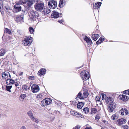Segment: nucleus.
Returning <instances> with one entry per match:
<instances>
[{
	"label": "nucleus",
	"instance_id": "f257e3e1",
	"mask_svg": "<svg viewBox=\"0 0 129 129\" xmlns=\"http://www.w3.org/2000/svg\"><path fill=\"white\" fill-rule=\"evenodd\" d=\"M29 16L31 18L34 20H36V19H40V16L38 13L36 11L33 10H30L29 12Z\"/></svg>",
	"mask_w": 129,
	"mask_h": 129
},
{
	"label": "nucleus",
	"instance_id": "f03ea898",
	"mask_svg": "<svg viewBox=\"0 0 129 129\" xmlns=\"http://www.w3.org/2000/svg\"><path fill=\"white\" fill-rule=\"evenodd\" d=\"M32 41V38L29 36L22 41V44L24 46H29L30 45Z\"/></svg>",
	"mask_w": 129,
	"mask_h": 129
},
{
	"label": "nucleus",
	"instance_id": "7ed1b4c3",
	"mask_svg": "<svg viewBox=\"0 0 129 129\" xmlns=\"http://www.w3.org/2000/svg\"><path fill=\"white\" fill-rule=\"evenodd\" d=\"M34 7L36 10L38 11L41 12L45 9L44 4L42 3H36Z\"/></svg>",
	"mask_w": 129,
	"mask_h": 129
},
{
	"label": "nucleus",
	"instance_id": "20e7f679",
	"mask_svg": "<svg viewBox=\"0 0 129 129\" xmlns=\"http://www.w3.org/2000/svg\"><path fill=\"white\" fill-rule=\"evenodd\" d=\"M52 102L51 99L49 98H46L43 100L41 102V105L43 107L47 106Z\"/></svg>",
	"mask_w": 129,
	"mask_h": 129
},
{
	"label": "nucleus",
	"instance_id": "39448f33",
	"mask_svg": "<svg viewBox=\"0 0 129 129\" xmlns=\"http://www.w3.org/2000/svg\"><path fill=\"white\" fill-rule=\"evenodd\" d=\"M80 74L81 78L83 80L86 81L89 78V73L86 71L81 72Z\"/></svg>",
	"mask_w": 129,
	"mask_h": 129
},
{
	"label": "nucleus",
	"instance_id": "423d86ee",
	"mask_svg": "<svg viewBox=\"0 0 129 129\" xmlns=\"http://www.w3.org/2000/svg\"><path fill=\"white\" fill-rule=\"evenodd\" d=\"M48 5L51 9H54L57 7V4L56 1L53 0L51 2H48Z\"/></svg>",
	"mask_w": 129,
	"mask_h": 129
},
{
	"label": "nucleus",
	"instance_id": "0eeeda50",
	"mask_svg": "<svg viewBox=\"0 0 129 129\" xmlns=\"http://www.w3.org/2000/svg\"><path fill=\"white\" fill-rule=\"evenodd\" d=\"M2 77L3 79H5L8 78H11V76L10 75L9 73L6 71L2 73Z\"/></svg>",
	"mask_w": 129,
	"mask_h": 129
},
{
	"label": "nucleus",
	"instance_id": "6e6552de",
	"mask_svg": "<svg viewBox=\"0 0 129 129\" xmlns=\"http://www.w3.org/2000/svg\"><path fill=\"white\" fill-rule=\"evenodd\" d=\"M31 90L33 93L37 92L40 90L39 86L35 84H33L31 87Z\"/></svg>",
	"mask_w": 129,
	"mask_h": 129
},
{
	"label": "nucleus",
	"instance_id": "1a4fd4ad",
	"mask_svg": "<svg viewBox=\"0 0 129 129\" xmlns=\"http://www.w3.org/2000/svg\"><path fill=\"white\" fill-rule=\"evenodd\" d=\"M116 104L115 103L111 104L109 105L108 109V110L110 112H112L116 108Z\"/></svg>",
	"mask_w": 129,
	"mask_h": 129
},
{
	"label": "nucleus",
	"instance_id": "9d476101",
	"mask_svg": "<svg viewBox=\"0 0 129 129\" xmlns=\"http://www.w3.org/2000/svg\"><path fill=\"white\" fill-rule=\"evenodd\" d=\"M24 17L23 15L22 14L20 15H18L16 16L15 20L17 22L23 21Z\"/></svg>",
	"mask_w": 129,
	"mask_h": 129
},
{
	"label": "nucleus",
	"instance_id": "9b49d317",
	"mask_svg": "<svg viewBox=\"0 0 129 129\" xmlns=\"http://www.w3.org/2000/svg\"><path fill=\"white\" fill-rule=\"evenodd\" d=\"M5 10L7 13L9 15H12L13 12V10L10 9L8 7L5 6Z\"/></svg>",
	"mask_w": 129,
	"mask_h": 129
},
{
	"label": "nucleus",
	"instance_id": "f8f14e48",
	"mask_svg": "<svg viewBox=\"0 0 129 129\" xmlns=\"http://www.w3.org/2000/svg\"><path fill=\"white\" fill-rule=\"evenodd\" d=\"M14 7L17 12L20 11L21 10V6L16 4L14 6Z\"/></svg>",
	"mask_w": 129,
	"mask_h": 129
},
{
	"label": "nucleus",
	"instance_id": "ddd939ff",
	"mask_svg": "<svg viewBox=\"0 0 129 129\" xmlns=\"http://www.w3.org/2000/svg\"><path fill=\"white\" fill-rule=\"evenodd\" d=\"M51 17L54 18H57L59 16V13L58 12L53 11L51 14Z\"/></svg>",
	"mask_w": 129,
	"mask_h": 129
},
{
	"label": "nucleus",
	"instance_id": "4468645a",
	"mask_svg": "<svg viewBox=\"0 0 129 129\" xmlns=\"http://www.w3.org/2000/svg\"><path fill=\"white\" fill-rule=\"evenodd\" d=\"M119 98L124 101H127L129 99V97L123 94L120 95L119 96Z\"/></svg>",
	"mask_w": 129,
	"mask_h": 129
},
{
	"label": "nucleus",
	"instance_id": "2eb2a0df",
	"mask_svg": "<svg viewBox=\"0 0 129 129\" xmlns=\"http://www.w3.org/2000/svg\"><path fill=\"white\" fill-rule=\"evenodd\" d=\"M67 0H60L59 1V6L60 8H62L66 3Z\"/></svg>",
	"mask_w": 129,
	"mask_h": 129
},
{
	"label": "nucleus",
	"instance_id": "dca6fc26",
	"mask_svg": "<svg viewBox=\"0 0 129 129\" xmlns=\"http://www.w3.org/2000/svg\"><path fill=\"white\" fill-rule=\"evenodd\" d=\"M102 3L100 2H97L95 3V4H93V7L94 9H98L99 8L101 5Z\"/></svg>",
	"mask_w": 129,
	"mask_h": 129
},
{
	"label": "nucleus",
	"instance_id": "f3484780",
	"mask_svg": "<svg viewBox=\"0 0 129 129\" xmlns=\"http://www.w3.org/2000/svg\"><path fill=\"white\" fill-rule=\"evenodd\" d=\"M126 122V120L124 118H121L118 120V124L119 125L124 124Z\"/></svg>",
	"mask_w": 129,
	"mask_h": 129
},
{
	"label": "nucleus",
	"instance_id": "a211bd4d",
	"mask_svg": "<svg viewBox=\"0 0 129 129\" xmlns=\"http://www.w3.org/2000/svg\"><path fill=\"white\" fill-rule=\"evenodd\" d=\"M84 40L89 45H90L92 44V41L90 38H88L87 36H86Z\"/></svg>",
	"mask_w": 129,
	"mask_h": 129
},
{
	"label": "nucleus",
	"instance_id": "6ab92c4d",
	"mask_svg": "<svg viewBox=\"0 0 129 129\" xmlns=\"http://www.w3.org/2000/svg\"><path fill=\"white\" fill-rule=\"evenodd\" d=\"M24 3H25V4H26L28 8L31 7L32 5L34 4L33 2H30L28 0L24 1Z\"/></svg>",
	"mask_w": 129,
	"mask_h": 129
},
{
	"label": "nucleus",
	"instance_id": "aec40b11",
	"mask_svg": "<svg viewBox=\"0 0 129 129\" xmlns=\"http://www.w3.org/2000/svg\"><path fill=\"white\" fill-rule=\"evenodd\" d=\"M100 37L99 35L98 34H94L92 35V38L93 40L94 41H96L98 38Z\"/></svg>",
	"mask_w": 129,
	"mask_h": 129
},
{
	"label": "nucleus",
	"instance_id": "412c9836",
	"mask_svg": "<svg viewBox=\"0 0 129 129\" xmlns=\"http://www.w3.org/2000/svg\"><path fill=\"white\" fill-rule=\"evenodd\" d=\"M84 104L82 102L78 103L77 104V107L78 109H81L84 106Z\"/></svg>",
	"mask_w": 129,
	"mask_h": 129
},
{
	"label": "nucleus",
	"instance_id": "4be33fe9",
	"mask_svg": "<svg viewBox=\"0 0 129 129\" xmlns=\"http://www.w3.org/2000/svg\"><path fill=\"white\" fill-rule=\"evenodd\" d=\"M77 98H79L80 99H84L82 94L80 92H79L78 94L77 95L76 98L77 99Z\"/></svg>",
	"mask_w": 129,
	"mask_h": 129
},
{
	"label": "nucleus",
	"instance_id": "5701e85b",
	"mask_svg": "<svg viewBox=\"0 0 129 129\" xmlns=\"http://www.w3.org/2000/svg\"><path fill=\"white\" fill-rule=\"evenodd\" d=\"M46 71V70L45 69H42L40 70L38 73L40 74L41 75H43L45 73V72Z\"/></svg>",
	"mask_w": 129,
	"mask_h": 129
},
{
	"label": "nucleus",
	"instance_id": "b1692460",
	"mask_svg": "<svg viewBox=\"0 0 129 129\" xmlns=\"http://www.w3.org/2000/svg\"><path fill=\"white\" fill-rule=\"evenodd\" d=\"M74 114V116H76L78 117H80L83 118H84V117L83 116L77 112L75 111Z\"/></svg>",
	"mask_w": 129,
	"mask_h": 129
},
{
	"label": "nucleus",
	"instance_id": "393cba45",
	"mask_svg": "<svg viewBox=\"0 0 129 129\" xmlns=\"http://www.w3.org/2000/svg\"><path fill=\"white\" fill-rule=\"evenodd\" d=\"M26 97L25 94H22L19 97V100L21 101H23L24 99Z\"/></svg>",
	"mask_w": 129,
	"mask_h": 129
},
{
	"label": "nucleus",
	"instance_id": "a878e982",
	"mask_svg": "<svg viewBox=\"0 0 129 129\" xmlns=\"http://www.w3.org/2000/svg\"><path fill=\"white\" fill-rule=\"evenodd\" d=\"M27 114L31 119L32 118H33L34 117L33 114L32 113V111L31 110L29 111L27 113Z\"/></svg>",
	"mask_w": 129,
	"mask_h": 129
},
{
	"label": "nucleus",
	"instance_id": "bb28decb",
	"mask_svg": "<svg viewBox=\"0 0 129 129\" xmlns=\"http://www.w3.org/2000/svg\"><path fill=\"white\" fill-rule=\"evenodd\" d=\"M104 39L103 40L102 37H101L96 42V44L97 45H98L102 43V42L104 40Z\"/></svg>",
	"mask_w": 129,
	"mask_h": 129
},
{
	"label": "nucleus",
	"instance_id": "cd10ccee",
	"mask_svg": "<svg viewBox=\"0 0 129 129\" xmlns=\"http://www.w3.org/2000/svg\"><path fill=\"white\" fill-rule=\"evenodd\" d=\"M83 94L84 98H86L87 97L88 95V91L87 90H84V91Z\"/></svg>",
	"mask_w": 129,
	"mask_h": 129
},
{
	"label": "nucleus",
	"instance_id": "c85d7f7f",
	"mask_svg": "<svg viewBox=\"0 0 129 129\" xmlns=\"http://www.w3.org/2000/svg\"><path fill=\"white\" fill-rule=\"evenodd\" d=\"M5 53V50L3 49H1L0 50V56H3Z\"/></svg>",
	"mask_w": 129,
	"mask_h": 129
},
{
	"label": "nucleus",
	"instance_id": "c756f323",
	"mask_svg": "<svg viewBox=\"0 0 129 129\" xmlns=\"http://www.w3.org/2000/svg\"><path fill=\"white\" fill-rule=\"evenodd\" d=\"M107 103H108V102H109L111 104L113 103L112 101V98L111 97H109L108 99L107 98Z\"/></svg>",
	"mask_w": 129,
	"mask_h": 129
},
{
	"label": "nucleus",
	"instance_id": "7c9ffc66",
	"mask_svg": "<svg viewBox=\"0 0 129 129\" xmlns=\"http://www.w3.org/2000/svg\"><path fill=\"white\" fill-rule=\"evenodd\" d=\"M12 86H6V89L8 91H9L10 92H11V91L10 89L12 88Z\"/></svg>",
	"mask_w": 129,
	"mask_h": 129
},
{
	"label": "nucleus",
	"instance_id": "2f4dec72",
	"mask_svg": "<svg viewBox=\"0 0 129 129\" xmlns=\"http://www.w3.org/2000/svg\"><path fill=\"white\" fill-rule=\"evenodd\" d=\"M89 109L87 107H86L83 109V111L84 113H87L89 112Z\"/></svg>",
	"mask_w": 129,
	"mask_h": 129
},
{
	"label": "nucleus",
	"instance_id": "473e14b6",
	"mask_svg": "<svg viewBox=\"0 0 129 129\" xmlns=\"http://www.w3.org/2000/svg\"><path fill=\"white\" fill-rule=\"evenodd\" d=\"M97 110L96 109L94 108H93L91 109V114H95L97 112Z\"/></svg>",
	"mask_w": 129,
	"mask_h": 129
},
{
	"label": "nucleus",
	"instance_id": "72a5a7b5",
	"mask_svg": "<svg viewBox=\"0 0 129 129\" xmlns=\"http://www.w3.org/2000/svg\"><path fill=\"white\" fill-rule=\"evenodd\" d=\"M100 118L101 116L100 114H97L95 116V120L98 121L99 120V119H100Z\"/></svg>",
	"mask_w": 129,
	"mask_h": 129
},
{
	"label": "nucleus",
	"instance_id": "f704fd0d",
	"mask_svg": "<svg viewBox=\"0 0 129 129\" xmlns=\"http://www.w3.org/2000/svg\"><path fill=\"white\" fill-rule=\"evenodd\" d=\"M126 110V109L125 108H122L120 110V111H121V115H124V112H125V110Z\"/></svg>",
	"mask_w": 129,
	"mask_h": 129
},
{
	"label": "nucleus",
	"instance_id": "c9c22d12",
	"mask_svg": "<svg viewBox=\"0 0 129 129\" xmlns=\"http://www.w3.org/2000/svg\"><path fill=\"white\" fill-rule=\"evenodd\" d=\"M117 115L116 114L113 115L111 117L112 119L113 120H114L117 118Z\"/></svg>",
	"mask_w": 129,
	"mask_h": 129
},
{
	"label": "nucleus",
	"instance_id": "e433bc0d",
	"mask_svg": "<svg viewBox=\"0 0 129 129\" xmlns=\"http://www.w3.org/2000/svg\"><path fill=\"white\" fill-rule=\"evenodd\" d=\"M24 1H23L22 0H21L19 1L18 3H16L17 4H18L19 5H20V6H22V4H25V3H24Z\"/></svg>",
	"mask_w": 129,
	"mask_h": 129
},
{
	"label": "nucleus",
	"instance_id": "4c0bfd02",
	"mask_svg": "<svg viewBox=\"0 0 129 129\" xmlns=\"http://www.w3.org/2000/svg\"><path fill=\"white\" fill-rule=\"evenodd\" d=\"M5 31L7 33L9 34L10 35H11L12 34L11 30L10 29L7 28H5Z\"/></svg>",
	"mask_w": 129,
	"mask_h": 129
},
{
	"label": "nucleus",
	"instance_id": "58836bf2",
	"mask_svg": "<svg viewBox=\"0 0 129 129\" xmlns=\"http://www.w3.org/2000/svg\"><path fill=\"white\" fill-rule=\"evenodd\" d=\"M29 30L30 33H33L34 31V28L31 27H29Z\"/></svg>",
	"mask_w": 129,
	"mask_h": 129
},
{
	"label": "nucleus",
	"instance_id": "ea45409f",
	"mask_svg": "<svg viewBox=\"0 0 129 129\" xmlns=\"http://www.w3.org/2000/svg\"><path fill=\"white\" fill-rule=\"evenodd\" d=\"M29 88L28 86L25 85H23L22 87V89L25 90H26Z\"/></svg>",
	"mask_w": 129,
	"mask_h": 129
},
{
	"label": "nucleus",
	"instance_id": "a19ab883",
	"mask_svg": "<svg viewBox=\"0 0 129 129\" xmlns=\"http://www.w3.org/2000/svg\"><path fill=\"white\" fill-rule=\"evenodd\" d=\"M15 81L14 80L10 78L9 83H10V85L13 84L14 83H15Z\"/></svg>",
	"mask_w": 129,
	"mask_h": 129
},
{
	"label": "nucleus",
	"instance_id": "79ce46f5",
	"mask_svg": "<svg viewBox=\"0 0 129 129\" xmlns=\"http://www.w3.org/2000/svg\"><path fill=\"white\" fill-rule=\"evenodd\" d=\"M31 119L34 120L36 123H38L39 122V121L37 118L33 117V118H32Z\"/></svg>",
	"mask_w": 129,
	"mask_h": 129
},
{
	"label": "nucleus",
	"instance_id": "37998d69",
	"mask_svg": "<svg viewBox=\"0 0 129 129\" xmlns=\"http://www.w3.org/2000/svg\"><path fill=\"white\" fill-rule=\"evenodd\" d=\"M3 8V3L2 1L1 0H0V10H2Z\"/></svg>",
	"mask_w": 129,
	"mask_h": 129
},
{
	"label": "nucleus",
	"instance_id": "c03bdc74",
	"mask_svg": "<svg viewBox=\"0 0 129 129\" xmlns=\"http://www.w3.org/2000/svg\"><path fill=\"white\" fill-rule=\"evenodd\" d=\"M44 9L43 10V11H42V13L44 15H46L48 14L47 13V10H45V9Z\"/></svg>",
	"mask_w": 129,
	"mask_h": 129
},
{
	"label": "nucleus",
	"instance_id": "a18cd8bd",
	"mask_svg": "<svg viewBox=\"0 0 129 129\" xmlns=\"http://www.w3.org/2000/svg\"><path fill=\"white\" fill-rule=\"evenodd\" d=\"M10 78L6 79V84L7 85H10V83H9Z\"/></svg>",
	"mask_w": 129,
	"mask_h": 129
},
{
	"label": "nucleus",
	"instance_id": "49530a36",
	"mask_svg": "<svg viewBox=\"0 0 129 129\" xmlns=\"http://www.w3.org/2000/svg\"><path fill=\"white\" fill-rule=\"evenodd\" d=\"M29 79L31 80H34L35 79V77L34 76H30L28 77Z\"/></svg>",
	"mask_w": 129,
	"mask_h": 129
},
{
	"label": "nucleus",
	"instance_id": "de8ad7c7",
	"mask_svg": "<svg viewBox=\"0 0 129 129\" xmlns=\"http://www.w3.org/2000/svg\"><path fill=\"white\" fill-rule=\"evenodd\" d=\"M95 99L96 101H99L100 100V98L99 96H96Z\"/></svg>",
	"mask_w": 129,
	"mask_h": 129
},
{
	"label": "nucleus",
	"instance_id": "09e8293b",
	"mask_svg": "<svg viewBox=\"0 0 129 129\" xmlns=\"http://www.w3.org/2000/svg\"><path fill=\"white\" fill-rule=\"evenodd\" d=\"M105 94H104V93H102L101 94V95H100V96H102V100H103V99H104V97H105Z\"/></svg>",
	"mask_w": 129,
	"mask_h": 129
},
{
	"label": "nucleus",
	"instance_id": "8fccbe9b",
	"mask_svg": "<svg viewBox=\"0 0 129 129\" xmlns=\"http://www.w3.org/2000/svg\"><path fill=\"white\" fill-rule=\"evenodd\" d=\"M42 95L41 94H39L37 95V97L38 98H42Z\"/></svg>",
	"mask_w": 129,
	"mask_h": 129
},
{
	"label": "nucleus",
	"instance_id": "3c124183",
	"mask_svg": "<svg viewBox=\"0 0 129 129\" xmlns=\"http://www.w3.org/2000/svg\"><path fill=\"white\" fill-rule=\"evenodd\" d=\"M124 113L125 114V115H127L128 114V110L126 109V110L125 111Z\"/></svg>",
	"mask_w": 129,
	"mask_h": 129
},
{
	"label": "nucleus",
	"instance_id": "603ef678",
	"mask_svg": "<svg viewBox=\"0 0 129 129\" xmlns=\"http://www.w3.org/2000/svg\"><path fill=\"white\" fill-rule=\"evenodd\" d=\"M80 127L79 126L77 125L75 126L73 129H79Z\"/></svg>",
	"mask_w": 129,
	"mask_h": 129
},
{
	"label": "nucleus",
	"instance_id": "864d4df0",
	"mask_svg": "<svg viewBox=\"0 0 129 129\" xmlns=\"http://www.w3.org/2000/svg\"><path fill=\"white\" fill-rule=\"evenodd\" d=\"M75 112V111H70V113L72 115L74 116V114Z\"/></svg>",
	"mask_w": 129,
	"mask_h": 129
},
{
	"label": "nucleus",
	"instance_id": "5fc2aeb1",
	"mask_svg": "<svg viewBox=\"0 0 129 129\" xmlns=\"http://www.w3.org/2000/svg\"><path fill=\"white\" fill-rule=\"evenodd\" d=\"M123 93L124 94H127V90H125V91H124L123 92Z\"/></svg>",
	"mask_w": 129,
	"mask_h": 129
},
{
	"label": "nucleus",
	"instance_id": "6e6d98bb",
	"mask_svg": "<svg viewBox=\"0 0 129 129\" xmlns=\"http://www.w3.org/2000/svg\"><path fill=\"white\" fill-rule=\"evenodd\" d=\"M63 21L62 19H61L60 20H59L58 21V22H59L60 23H61L62 22H63Z\"/></svg>",
	"mask_w": 129,
	"mask_h": 129
},
{
	"label": "nucleus",
	"instance_id": "4d7b16f0",
	"mask_svg": "<svg viewBox=\"0 0 129 129\" xmlns=\"http://www.w3.org/2000/svg\"><path fill=\"white\" fill-rule=\"evenodd\" d=\"M15 84L16 86L17 87L19 86V84L18 83H17L16 82H15Z\"/></svg>",
	"mask_w": 129,
	"mask_h": 129
},
{
	"label": "nucleus",
	"instance_id": "13d9d810",
	"mask_svg": "<svg viewBox=\"0 0 129 129\" xmlns=\"http://www.w3.org/2000/svg\"><path fill=\"white\" fill-rule=\"evenodd\" d=\"M76 103V102L75 101H74L72 102L71 103V104L73 105H75L76 104L75 103Z\"/></svg>",
	"mask_w": 129,
	"mask_h": 129
},
{
	"label": "nucleus",
	"instance_id": "bf43d9fd",
	"mask_svg": "<svg viewBox=\"0 0 129 129\" xmlns=\"http://www.w3.org/2000/svg\"><path fill=\"white\" fill-rule=\"evenodd\" d=\"M20 129H26V127L24 126H22L20 128Z\"/></svg>",
	"mask_w": 129,
	"mask_h": 129
},
{
	"label": "nucleus",
	"instance_id": "052dcab7",
	"mask_svg": "<svg viewBox=\"0 0 129 129\" xmlns=\"http://www.w3.org/2000/svg\"><path fill=\"white\" fill-rule=\"evenodd\" d=\"M23 74V72H21L19 74V75L20 76H22V75Z\"/></svg>",
	"mask_w": 129,
	"mask_h": 129
},
{
	"label": "nucleus",
	"instance_id": "680f3d73",
	"mask_svg": "<svg viewBox=\"0 0 129 129\" xmlns=\"http://www.w3.org/2000/svg\"><path fill=\"white\" fill-rule=\"evenodd\" d=\"M28 1L30 2H32L34 3L35 2L34 0H28Z\"/></svg>",
	"mask_w": 129,
	"mask_h": 129
},
{
	"label": "nucleus",
	"instance_id": "e2e57ef3",
	"mask_svg": "<svg viewBox=\"0 0 129 129\" xmlns=\"http://www.w3.org/2000/svg\"><path fill=\"white\" fill-rule=\"evenodd\" d=\"M47 13H49L50 12V11L49 9H47Z\"/></svg>",
	"mask_w": 129,
	"mask_h": 129
},
{
	"label": "nucleus",
	"instance_id": "0e129e2a",
	"mask_svg": "<svg viewBox=\"0 0 129 129\" xmlns=\"http://www.w3.org/2000/svg\"><path fill=\"white\" fill-rule=\"evenodd\" d=\"M91 128L90 127H86L85 128V129H91Z\"/></svg>",
	"mask_w": 129,
	"mask_h": 129
},
{
	"label": "nucleus",
	"instance_id": "69168bd1",
	"mask_svg": "<svg viewBox=\"0 0 129 129\" xmlns=\"http://www.w3.org/2000/svg\"><path fill=\"white\" fill-rule=\"evenodd\" d=\"M127 90V94H128V95H129V89Z\"/></svg>",
	"mask_w": 129,
	"mask_h": 129
},
{
	"label": "nucleus",
	"instance_id": "338daca9",
	"mask_svg": "<svg viewBox=\"0 0 129 129\" xmlns=\"http://www.w3.org/2000/svg\"><path fill=\"white\" fill-rule=\"evenodd\" d=\"M20 86H18L17 87V88L18 89H19L20 88Z\"/></svg>",
	"mask_w": 129,
	"mask_h": 129
},
{
	"label": "nucleus",
	"instance_id": "774afa93",
	"mask_svg": "<svg viewBox=\"0 0 129 129\" xmlns=\"http://www.w3.org/2000/svg\"><path fill=\"white\" fill-rule=\"evenodd\" d=\"M22 11L23 12H24V11L23 10H22Z\"/></svg>",
	"mask_w": 129,
	"mask_h": 129
}]
</instances>
